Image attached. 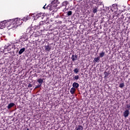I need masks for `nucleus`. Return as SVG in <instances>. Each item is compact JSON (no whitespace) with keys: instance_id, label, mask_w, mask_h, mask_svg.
Instances as JSON below:
<instances>
[{"instance_id":"nucleus-1","label":"nucleus","mask_w":130,"mask_h":130,"mask_svg":"<svg viewBox=\"0 0 130 130\" xmlns=\"http://www.w3.org/2000/svg\"><path fill=\"white\" fill-rule=\"evenodd\" d=\"M9 22L10 23H13L12 28H17L19 26L18 24H19V19L18 18L10 19Z\"/></svg>"},{"instance_id":"nucleus-2","label":"nucleus","mask_w":130,"mask_h":130,"mask_svg":"<svg viewBox=\"0 0 130 130\" xmlns=\"http://www.w3.org/2000/svg\"><path fill=\"white\" fill-rule=\"evenodd\" d=\"M10 20H4L0 22V29H4L6 27V26H8V25H10Z\"/></svg>"},{"instance_id":"nucleus-3","label":"nucleus","mask_w":130,"mask_h":130,"mask_svg":"<svg viewBox=\"0 0 130 130\" xmlns=\"http://www.w3.org/2000/svg\"><path fill=\"white\" fill-rule=\"evenodd\" d=\"M57 5H58V1L54 0L52 1L50 8V11H52V9H55L57 7Z\"/></svg>"},{"instance_id":"nucleus-4","label":"nucleus","mask_w":130,"mask_h":130,"mask_svg":"<svg viewBox=\"0 0 130 130\" xmlns=\"http://www.w3.org/2000/svg\"><path fill=\"white\" fill-rule=\"evenodd\" d=\"M111 10L112 12L117 11V5L116 4H113L112 6H111Z\"/></svg>"},{"instance_id":"nucleus-5","label":"nucleus","mask_w":130,"mask_h":130,"mask_svg":"<svg viewBox=\"0 0 130 130\" xmlns=\"http://www.w3.org/2000/svg\"><path fill=\"white\" fill-rule=\"evenodd\" d=\"M129 115V111H128V110H125L123 113V115L125 118H126V117H127V116H128Z\"/></svg>"},{"instance_id":"nucleus-6","label":"nucleus","mask_w":130,"mask_h":130,"mask_svg":"<svg viewBox=\"0 0 130 130\" xmlns=\"http://www.w3.org/2000/svg\"><path fill=\"white\" fill-rule=\"evenodd\" d=\"M71 59L72 61H76L78 59V55L77 54L73 55Z\"/></svg>"},{"instance_id":"nucleus-7","label":"nucleus","mask_w":130,"mask_h":130,"mask_svg":"<svg viewBox=\"0 0 130 130\" xmlns=\"http://www.w3.org/2000/svg\"><path fill=\"white\" fill-rule=\"evenodd\" d=\"M119 15V12H118L117 10H116L114 13L113 18H114V17H118Z\"/></svg>"},{"instance_id":"nucleus-8","label":"nucleus","mask_w":130,"mask_h":130,"mask_svg":"<svg viewBox=\"0 0 130 130\" xmlns=\"http://www.w3.org/2000/svg\"><path fill=\"white\" fill-rule=\"evenodd\" d=\"M13 106H15V104L11 103L8 105V106H7V108L8 109H10V108H12V107H13Z\"/></svg>"},{"instance_id":"nucleus-9","label":"nucleus","mask_w":130,"mask_h":130,"mask_svg":"<svg viewBox=\"0 0 130 130\" xmlns=\"http://www.w3.org/2000/svg\"><path fill=\"white\" fill-rule=\"evenodd\" d=\"M72 86L73 88H79V83L74 82L73 83Z\"/></svg>"},{"instance_id":"nucleus-10","label":"nucleus","mask_w":130,"mask_h":130,"mask_svg":"<svg viewBox=\"0 0 130 130\" xmlns=\"http://www.w3.org/2000/svg\"><path fill=\"white\" fill-rule=\"evenodd\" d=\"M76 130H83V126L81 125H78L77 127L75 128Z\"/></svg>"},{"instance_id":"nucleus-11","label":"nucleus","mask_w":130,"mask_h":130,"mask_svg":"<svg viewBox=\"0 0 130 130\" xmlns=\"http://www.w3.org/2000/svg\"><path fill=\"white\" fill-rule=\"evenodd\" d=\"M30 19V17L29 16H26L24 17L22 19V21L26 22V21H28Z\"/></svg>"},{"instance_id":"nucleus-12","label":"nucleus","mask_w":130,"mask_h":130,"mask_svg":"<svg viewBox=\"0 0 130 130\" xmlns=\"http://www.w3.org/2000/svg\"><path fill=\"white\" fill-rule=\"evenodd\" d=\"M75 92H76V88H75L74 87L71 88V89L70 90L71 94H74L75 93Z\"/></svg>"},{"instance_id":"nucleus-13","label":"nucleus","mask_w":130,"mask_h":130,"mask_svg":"<svg viewBox=\"0 0 130 130\" xmlns=\"http://www.w3.org/2000/svg\"><path fill=\"white\" fill-rule=\"evenodd\" d=\"M97 12H98V7L93 8V14H95V13H97Z\"/></svg>"},{"instance_id":"nucleus-14","label":"nucleus","mask_w":130,"mask_h":130,"mask_svg":"<svg viewBox=\"0 0 130 130\" xmlns=\"http://www.w3.org/2000/svg\"><path fill=\"white\" fill-rule=\"evenodd\" d=\"M24 51H25V48H23L21 49L20 50V51H19V54H22V53H23V52H24Z\"/></svg>"},{"instance_id":"nucleus-15","label":"nucleus","mask_w":130,"mask_h":130,"mask_svg":"<svg viewBox=\"0 0 130 130\" xmlns=\"http://www.w3.org/2000/svg\"><path fill=\"white\" fill-rule=\"evenodd\" d=\"M100 59V57H97L94 58L93 61H95V62H98V60Z\"/></svg>"},{"instance_id":"nucleus-16","label":"nucleus","mask_w":130,"mask_h":130,"mask_svg":"<svg viewBox=\"0 0 130 130\" xmlns=\"http://www.w3.org/2000/svg\"><path fill=\"white\" fill-rule=\"evenodd\" d=\"M51 48L50 47H49V46H45V50H46L47 51H49V50H50Z\"/></svg>"},{"instance_id":"nucleus-17","label":"nucleus","mask_w":130,"mask_h":130,"mask_svg":"<svg viewBox=\"0 0 130 130\" xmlns=\"http://www.w3.org/2000/svg\"><path fill=\"white\" fill-rule=\"evenodd\" d=\"M105 55V52H102L100 53V57H103Z\"/></svg>"},{"instance_id":"nucleus-18","label":"nucleus","mask_w":130,"mask_h":130,"mask_svg":"<svg viewBox=\"0 0 130 130\" xmlns=\"http://www.w3.org/2000/svg\"><path fill=\"white\" fill-rule=\"evenodd\" d=\"M40 36V32L39 31H37L35 35V37H39Z\"/></svg>"},{"instance_id":"nucleus-19","label":"nucleus","mask_w":130,"mask_h":130,"mask_svg":"<svg viewBox=\"0 0 130 130\" xmlns=\"http://www.w3.org/2000/svg\"><path fill=\"white\" fill-rule=\"evenodd\" d=\"M38 82L39 84H40V85H41L42 83H43V80L42 79H39V80H38Z\"/></svg>"},{"instance_id":"nucleus-20","label":"nucleus","mask_w":130,"mask_h":130,"mask_svg":"<svg viewBox=\"0 0 130 130\" xmlns=\"http://www.w3.org/2000/svg\"><path fill=\"white\" fill-rule=\"evenodd\" d=\"M37 16L38 17V18H40V17H43V13H38L37 15Z\"/></svg>"},{"instance_id":"nucleus-21","label":"nucleus","mask_w":130,"mask_h":130,"mask_svg":"<svg viewBox=\"0 0 130 130\" xmlns=\"http://www.w3.org/2000/svg\"><path fill=\"white\" fill-rule=\"evenodd\" d=\"M72 14H73V12H72V11H68L67 12V16H72Z\"/></svg>"},{"instance_id":"nucleus-22","label":"nucleus","mask_w":130,"mask_h":130,"mask_svg":"<svg viewBox=\"0 0 130 130\" xmlns=\"http://www.w3.org/2000/svg\"><path fill=\"white\" fill-rule=\"evenodd\" d=\"M22 23H23V20H22V19L20 20L19 19V22L17 25H18V26H20V25H22Z\"/></svg>"},{"instance_id":"nucleus-23","label":"nucleus","mask_w":130,"mask_h":130,"mask_svg":"<svg viewBox=\"0 0 130 130\" xmlns=\"http://www.w3.org/2000/svg\"><path fill=\"white\" fill-rule=\"evenodd\" d=\"M79 75H76L74 77V79H75V80H79Z\"/></svg>"},{"instance_id":"nucleus-24","label":"nucleus","mask_w":130,"mask_h":130,"mask_svg":"<svg viewBox=\"0 0 130 130\" xmlns=\"http://www.w3.org/2000/svg\"><path fill=\"white\" fill-rule=\"evenodd\" d=\"M74 73H75V74H77L79 72V69H78V68H76L74 69Z\"/></svg>"},{"instance_id":"nucleus-25","label":"nucleus","mask_w":130,"mask_h":130,"mask_svg":"<svg viewBox=\"0 0 130 130\" xmlns=\"http://www.w3.org/2000/svg\"><path fill=\"white\" fill-rule=\"evenodd\" d=\"M120 88H123L124 87V84L123 83H121L119 85Z\"/></svg>"},{"instance_id":"nucleus-26","label":"nucleus","mask_w":130,"mask_h":130,"mask_svg":"<svg viewBox=\"0 0 130 130\" xmlns=\"http://www.w3.org/2000/svg\"><path fill=\"white\" fill-rule=\"evenodd\" d=\"M126 108H127L128 110H130V105H126Z\"/></svg>"},{"instance_id":"nucleus-27","label":"nucleus","mask_w":130,"mask_h":130,"mask_svg":"<svg viewBox=\"0 0 130 130\" xmlns=\"http://www.w3.org/2000/svg\"><path fill=\"white\" fill-rule=\"evenodd\" d=\"M40 87H41V84L37 85L36 88H39Z\"/></svg>"},{"instance_id":"nucleus-28","label":"nucleus","mask_w":130,"mask_h":130,"mask_svg":"<svg viewBox=\"0 0 130 130\" xmlns=\"http://www.w3.org/2000/svg\"><path fill=\"white\" fill-rule=\"evenodd\" d=\"M28 88H31V87H32V84H29L28 85Z\"/></svg>"},{"instance_id":"nucleus-29","label":"nucleus","mask_w":130,"mask_h":130,"mask_svg":"<svg viewBox=\"0 0 130 130\" xmlns=\"http://www.w3.org/2000/svg\"><path fill=\"white\" fill-rule=\"evenodd\" d=\"M43 9H45V5L43 7Z\"/></svg>"}]
</instances>
